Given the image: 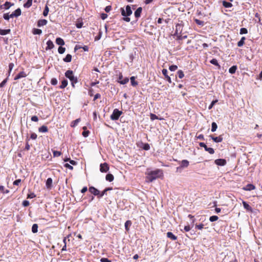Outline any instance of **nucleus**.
Instances as JSON below:
<instances>
[{
    "instance_id": "obj_1",
    "label": "nucleus",
    "mask_w": 262,
    "mask_h": 262,
    "mask_svg": "<svg viewBox=\"0 0 262 262\" xmlns=\"http://www.w3.org/2000/svg\"><path fill=\"white\" fill-rule=\"evenodd\" d=\"M147 175L146 179L148 182H151L156 179L163 177V172L162 169H157L148 172Z\"/></svg>"
},
{
    "instance_id": "obj_2",
    "label": "nucleus",
    "mask_w": 262,
    "mask_h": 262,
    "mask_svg": "<svg viewBox=\"0 0 262 262\" xmlns=\"http://www.w3.org/2000/svg\"><path fill=\"white\" fill-rule=\"evenodd\" d=\"M65 76L67 78H69L71 82V84L73 88L75 87V84L77 83L78 79L77 77H75L73 72L72 70H68L65 73Z\"/></svg>"
},
{
    "instance_id": "obj_3",
    "label": "nucleus",
    "mask_w": 262,
    "mask_h": 262,
    "mask_svg": "<svg viewBox=\"0 0 262 262\" xmlns=\"http://www.w3.org/2000/svg\"><path fill=\"white\" fill-rule=\"evenodd\" d=\"M122 113V111H119L117 108H115L112 114L111 115L110 118L112 120H117Z\"/></svg>"
},
{
    "instance_id": "obj_4",
    "label": "nucleus",
    "mask_w": 262,
    "mask_h": 262,
    "mask_svg": "<svg viewBox=\"0 0 262 262\" xmlns=\"http://www.w3.org/2000/svg\"><path fill=\"white\" fill-rule=\"evenodd\" d=\"M120 10L122 15L124 16H130L132 14V11L131 10L130 7L129 5L126 6V11H125L123 8H121Z\"/></svg>"
},
{
    "instance_id": "obj_5",
    "label": "nucleus",
    "mask_w": 262,
    "mask_h": 262,
    "mask_svg": "<svg viewBox=\"0 0 262 262\" xmlns=\"http://www.w3.org/2000/svg\"><path fill=\"white\" fill-rule=\"evenodd\" d=\"M109 170V166L106 163H102L100 165V170L101 172H106Z\"/></svg>"
},
{
    "instance_id": "obj_6",
    "label": "nucleus",
    "mask_w": 262,
    "mask_h": 262,
    "mask_svg": "<svg viewBox=\"0 0 262 262\" xmlns=\"http://www.w3.org/2000/svg\"><path fill=\"white\" fill-rule=\"evenodd\" d=\"M89 191L95 196H97L99 198V190L95 188L93 186H90L89 188Z\"/></svg>"
},
{
    "instance_id": "obj_7",
    "label": "nucleus",
    "mask_w": 262,
    "mask_h": 262,
    "mask_svg": "<svg viewBox=\"0 0 262 262\" xmlns=\"http://www.w3.org/2000/svg\"><path fill=\"white\" fill-rule=\"evenodd\" d=\"M180 163H181V165L179 167H178L177 168V170H178L179 169L186 168L189 165V162L187 160H183L182 161H181Z\"/></svg>"
},
{
    "instance_id": "obj_8",
    "label": "nucleus",
    "mask_w": 262,
    "mask_h": 262,
    "mask_svg": "<svg viewBox=\"0 0 262 262\" xmlns=\"http://www.w3.org/2000/svg\"><path fill=\"white\" fill-rule=\"evenodd\" d=\"M21 9L20 8H18L16 10H15L13 12H12L10 15V16L11 18L17 17L21 15Z\"/></svg>"
},
{
    "instance_id": "obj_9",
    "label": "nucleus",
    "mask_w": 262,
    "mask_h": 262,
    "mask_svg": "<svg viewBox=\"0 0 262 262\" xmlns=\"http://www.w3.org/2000/svg\"><path fill=\"white\" fill-rule=\"evenodd\" d=\"M215 164L219 166H224L226 164V160L224 159H218L214 161Z\"/></svg>"
},
{
    "instance_id": "obj_10",
    "label": "nucleus",
    "mask_w": 262,
    "mask_h": 262,
    "mask_svg": "<svg viewBox=\"0 0 262 262\" xmlns=\"http://www.w3.org/2000/svg\"><path fill=\"white\" fill-rule=\"evenodd\" d=\"M27 76V74L24 71H21L17 74L14 78V80H17L21 78H25Z\"/></svg>"
},
{
    "instance_id": "obj_11",
    "label": "nucleus",
    "mask_w": 262,
    "mask_h": 262,
    "mask_svg": "<svg viewBox=\"0 0 262 262\" xmlns=\"http://www.w3.org/2000/svg\"><path fill=\"white\" fill-rule=\"evenodd\" d=\"M210 137L213 140V141L216 143L222 142L223 138L222 135H220L218 137H214L212 135H210Z\"/></svg>"
},
{
    "instance_id": "obj_12",
    "label": "nucleus",
    "mask_w": 262,
    "mask_h": 262,
    "mask_svg": "<svg viewBox=\"0 0 262 262\" xmlns=\"http://www.w3.org/2000/svg\"><path fill=\"white\" fill-rule=\"evenodd\" d=\"M255 189V186L252 184H248L246 186L243 188V189L246 191H251L252 190H254Z\"/></svg>"
},
{
    "instance_id": "obj_13",
    "label": "nucleus",
    "mask_w": 262,
    "mask_h": 262,
    "mask_svg": "<svg viewBox=\"0 0 262 262\" xmlns=\"http://www.w3.org/2000/svg\"><path fill=\"white\" fill-rule=\"evenodd\" d=\"M13 5H14L13 3H11V2H6L3 5L1 6V8L2 9L8 10Z\"/></svg>"
},
{
    "instance_id": "obj_14",
    "label": "nucleus",
    "mask_w": 262,
    "mask_h": 262,
    "mask_svg": "<svg viewBox=\"0 0 262 262\" xmlns=\"http://www.w3.org/2000/svg\"><path fill=\"white\" fill-rule=\"evenodd\" d=\"M52 183L53 180L51 178H49L47 179L46 183V187L48 189H50L52 187Z\"/></svg>"
},
{
    "instance_id": "obj_15",
    "label": "nucleus",
    "mask_w": 262,
    "mask_h": 262,
    "mask_svg": "<svg viewBox=\"0 0 262 262\" xmlns=\"http://www.w3.org/2000/svg\"><path fill=\"white\" fill-rule=\"evenodd\" d=\"M162 74L164 75L166 80L169 82L171 83L170 77L167 75L168 71L166 69H163L162 71Z\"/></svg>"
},
{
    "instance_id": "obj_16",
    "label": "nucleus",
    "mask_w": 262,
    "mask_h": 262,
    "mask_svg": "<svg viewBox=\"0 0 262 262\" xmlns=\"http://www.w3.org/2000/svg\"><path fill=\"white\" fill-rule=\"evenodd\" d=\"M243 204L245 209L249 211H252V207L245 201H243Z\"/></svg>"
},
{
    "instance_id": "obj_17",
    "label": "nucleus",
    "mask_w": 262,
    "mask_h": 262,
    "mask_svg": "<svg viewBox=\"0 0 262 262\" xmlns=\"http://www.w3.org/2000/svg\"><path fill=\"white\" fill-rule=\"evenodd\" d=\"M47 47L46 48V50H51V49H53L54 47V45L53 42L51 40H49L47 42Z\"/></svg>"
},
{
    "instance_id": "obj_18",
    "label": "nucleus",
    "mask_w": 262,
    "mask_h": 262,
    "mask_svg": "<svg viewBox=\"0 0 262 262\" xmlns=\"http://www.w3.org/2000/svg\"><path fill=\"white\" fill-rule=\"evenodd\" d=\"M142 8L141 7H139L135 12V16L136 18H139L141 16V13L142 12Z\"/></svg>"
},
{
    "instance_id": "obj_19",
    "label": "nucleus",
    "mask_w": 262,
    "mask_h": 262,
    "mask_svg": "<svg viewBox=\"0 0 262 262\" xmlns=\"http://www.w3.org/2000/svg\"><path fill=\"white\" fill-rule=\"evenodd\" d=\"M167 237L173 241H175L177 239V237L171 232H168L167 233Z\"/></svg>"
},
{
    "instance_id": "obj_20",
    "label": "nucleus",
    "mask_w": 262,
    "mask_h": 262,
    "mask_svg": "<svg viewBox=\"0 0 262 262\" xmlns=\"http://www.w3.org/2000/svg\"><path fill=\"white\" fill-rule=\"evenodd\" d=\"M48 21L46 19H40L37 22V26L41 27L45 25H46Z\"/></svg>"
},
{
    "instance_id": "obj_21",
    "label": "nucleus",
    "mask_w": 262,
    "mask_h": 262,
    "mask_svg": "<svg viewBox=\"0 0 262 262\" xmlns=\"http://www.w3.org/2000/svg\"><path fill=\"white\" fill-rule=\"evenodd\" d=\"M38 131L40 133H47L48 132V128L46 125H42L39 127Z\"/></svg>"
},
{
    "instance_id": "obj_22",
    "label": "nucleus",
    "mask_w": 262,
    "mask_h": 262,
    "mask_svg": "<svg viewBox=\"0 0 262 262\" xmlns=\"http://www.w3.org/2000/svg\"><path fill=\"white\" fill-rule=\"evenodd\" d=\"M10 29H0V35H5L10 33Z\"/></svg>"
},
{
    "instance_id": "obj_23",
    "label": "nucleus",
    "mask_w": 262,
    "mask_h": 262,
    "mask_svg": "<svg viewBox=\"0 0 262 262\" xmlns=\"http://www.w3.org/2000/svg\"><path fill=\"white\" fill-rule=\"evenodd\" d=\"M114 176L111 173L107 174L105 177L106 180L109 182H112L114 180Z\"/></svg>"
},
{
    "instance_id": "obj_24",
    "label": "nucleus",
    "mask_w": 262,
    "mask_h": 262,
    "mask_svg": "<svg viewBox=\"0 0 262 262\" xmlns=\"http://www.w3.org/2000/svg\"><path fill=\"white\" fill-rule=\"evenodd\" d=\"M56 43L60 46H63L64 45V41L63 39L60 37H58L56 39Z\"/></svg>"
},
{
    "instance_id": "obj_25",
    "label": "nucleus",
    "mask_w": 262,
    "mask_h": 262,
    "mask_svg": "<svg viewBox=\"0 0 262 262\" xmlns=\"http://www.w3.org/2000/svg\"><path fill=\"white\" fill-rule=\"evenodd\" d=\"M246 37L243 36L241 38V40L237 42V46L238 47H242L245 44V41Z\"/></svg>"
},
{
    "instance_id": "obj_26",
    "label": "nucleus",
    "mask_w": 262,
    "mask_h": 262,
    "mask_svg": "<svg viewBox=\"0 0 262 262\" xmlns=\"http://www.w3.org/2000/svg\"><path fill=\"white\" fill-rule=\"evenodd\" d=\"M63 61L66 62H70L72 60V56L70 54H67L65 58H63Z\"/></svg>"
},
{
    "instance_id": "obj_27",
    "label": "nucleus",
    "mask_w": 262,
    "mask_h": 262,
    "mask_svg": "<svg viewBox=\"0 0 262 262\" xmlns=\"http://www.w3.org/2000/svg\"><path fill=\"white\" fill-rule=\"evenodd\" d=\"M131 84L133 86H136L138 85V82L135 80V77L132 76L130 77Z\"/></svg>"
},
{
    "instance_id": "obj_28",
    "label": "nucleus",
    "mask_w": 262,
    "mask_h": 262,
    "mask_svg": "<svg viewBox=\"0 0 262 262\" xmlns=\"http://www.w3.org/2000/svg\"><path fill=\"white\" fill-rule=\"evenodd\" d=\"M237 70L236 66H233L229 69V72L231 74H234Z\"/></svg>"
},
{
    "instance_id": "obj_29",
    "label": "nucleus",
    "mask_w": 262,
    "mask_h": 262,
    "mask_svg": "<svg viewBox=\"0 0 262 262\" xmlns=\"http://www.w3.org/2000/svg\"><path fill=\"white\" fill-rule=\"evenodd\" d=\"M38 231V225L34 224L32 227V232L34 233H37Z\"/></svg>"
},
{
    "instance_id": "obj_30",
    "label": "nucleus",
    "mask_w": 262,
    "mask_h": 262,
    "mask_svg": "<svg viewBox=\"0 0 262 262\" xmlns=\"http://www.w3.org/2000/svg\"><path fill=\"white\" fill-rule=\"evenodd\" d=\"M223 5L225 8H230L232 7V4L231 3L226 1L223 2Z\"/></svg>"
},
{
    "instance_id": "obj_31",
    "label": "nucleus",
    "mask_w": 262,
    "mask_h": 262,
    "mask_svg": "<svg viewBox=\"0 0 262 262\" xmlns=\"http://www.w3.org/2000/svg\"><path fill=\"white\" fill-rule=\"evenodd\" d=\"M33 0H28L27 2L24 4L25 8H29L32 6Z\"/></svg>"
},
{
    "instance_id": "obj_32",
    "label": "nucleus",
    "mask_w": 262,
    "mask_h": 262,
    "mask_svg": "<svg viewBox=\"0 0 262 262\" xmlns=\"http://www.w3.org/2000/svg\"><path fill=\"white\" fill-rule=\"evenodd\" d=\"M49 8L48 6V5H46L45 6V9L43 11V16H47L49 13Z\"/></svg>"
},
{
    "instance_id": "obj_33",
    "label": "nucleus",
    "mask_w": 262,
    "mask_h": 262,
    "mask_svg": "<svg viewBox=\"0 0 262 262\" xmlns=\"http://www.w3.org/2000/svg\"><path fill=\"white\" fill-rule=\"evenodd\" d=\"M132 225V222L130 220H128L127 221H126V222L125 223V228L126 229V231H128L129 230V226H130Z\"/></svg>"
},
{
    "instance_id": "obj_34",
    "label": "nucleus",
    "mask_w": 262,
    "mask_h": 262,
    "mask_svg": "<svg viewBox=\"0 0 262 262\" xmlns=\"http://www.w3.org/2000/svg\"><path fill=\"white\" fill-rule=\"evenodd\" d=\"M68 85V81L66 79H64L61 82V84L60 86V89H64Z\"/></svg>"
},
{
    "instance_id": "obj_35",
    "label": "nucleus",
    "mask_w": 262,
    "mask_h": 262,
    "mask_svg": "<svg viewBox=\"0 0 262 262\" xmlns=\"http://www.w3.org/2000/svg\"><path fill=\"white\" fill-rule=\"evenodd\" d=\"M129 81V79L127 77L122 79V80H118V82L121 84H125L128 83Z\"/></svg>"
},
{
    "instance_id": "obj_36",
    "label": "nucleus",
    "mask_w": 262,
    "mask_h": 262,
    "mask_svg": "<svg viewBox=\"0 0 262 262\" xmlns=\"http://www.w3.org/2000/svg\"><path fill=\"white\" fill-rule=\"evenodd\" d=\"M32 33L34 34H38V35H40L42 33V31L40 29H33V31H32Z\"/></svg>"
},
{
    "instance_id": "obj_37",
    "label": "nucleus",
    "mask_w": 262,
    "mask_h": 262,
    "mask_svg": "<svg viewBox=\"0 0 262 262\" xmlns=\"http://www.w3.org/2000/svg\"><path fill=\"white\" fill-rule=\"evenodd\" d=\"M217 127V125L215 122H212L211 124V132H214Z\"/></svg>"
},
{
    "instance_id": "obj_38",
    "label": "nucleus",
    "mask_w": 262,
    "mask_h": 262,
    "mask_svg": "<svg viewBox=\"0 0 262 262\" xmlns=\"http://www.w3.org/2000/svg\"><path fill=\"white\" fill-rule=\"evenodd\" d=\"M150 119L152 121L154 120H156V119L162 120L161 118H159L156 115H155L154 114H152V113H151L150 115Z\"/></svg>"
},
{
    "instance_id": "obj_39",
    "label": "nucleus",
    "mask_w": 262,
    "mask_h": 262,
    "mask_svg": "<svg viewBox=\"0 0 262 262\" xmlns=\"http://www.w3.org/2000/svg\"><path fill=\"white\" fill-rule=\"evenodd\" d=\"M142 148L145 150H148L150 149L149 144L148 143H144Z\"/></svg>"
},
{
    "instance_id": "obj_40",
    "label": "nucleus",
    "mask_w": 262,
    "mask_h": 262,
    "mask_svg": "<svg viewBox=\"0 0 262 262\" xmlns=\"http://www.w3.org/2000/svg\"><path fill=\"white\" fill-rule=\"evenodd\" d=\"M177 74H178V77L180 79H182L184 77V73L182 70H179L177 72Z\"/></svg>"
},
{
    "instance_id": "obj_41",
    "label": "nucleus",
    "mask_w": 262,
    "mask_h": 262,
    "mask_svg": "<svg viewBox=\"0 0 262 262\" xmlns=\"http://www.w3.org/2000/svg\"><path fill=\"white\" fill-rule=\"evenodd\" d=\"M219 219V217L216 215H213L210 217L209 221L211 222L217 221Z\"/></svg>"
},
{
    "instance_id": "obj_42",
    "label": "nucleus",
    "mask_w": 262,
    "mask_h": 262,
    "mask_svg": "<svg viewBox=\"0 0 262 262\" xmlns=\"http://www.w3.org/2000/svg\"><path fill=\"white\" fill-rule=\"evenodd\" d=\"M194 20L195 22V23L199 26H203L204 25V21H203L202 20H200L197 18L194 19Z\"/></svg>"
},
{
    "instance_id": "obj_43",
    "label": "nucleus",
    "mask_w": 262,
    "mask_h": 262,
    "mask_svg": "<svg viewBox=\"0 0 262 262\" xmlns=\"http://www.w3.org/2000/svg\"><path fill=\"white\" fill-rule=\"evenodd\" d=\"M210 62L211 63H212V64H214L215 66H220L219 63H218L217 60L216 59H215V58H213L212 59H211L210 61Z\"/></svg>"
},
{
    "instance_id": "obj_44",
    "label": "nucleus",
    "mask_w": 262,
    "mask_h": 262,
    "mask_svg": "<svg viewBox=\"0 0 262 262\" xmlns=\"http://www.w3.org/2000/svg\"><path fill=\"white\" fill-rule=\"evenodd\" d=\"M53 154L54 157H59L61 155V152L59 151L54 150L53 151Z\"/></svg>"
},
{
    "instance_id": "obj_45",
    "label": "nucleus",
    "mask_w": 262,
    "mask_h": 262,
    "mask_svg": "<svg viewBox=\"0 0 262 262\" xmlns=\"http://www.w3.org/2000/svg\"><path fill=\"white\" fill-rule=\"evenodd\" d=\"M66 51V48L62 47H59L58 49V51L59 54H63Z\"/></svg>"
},
{
    "instance_id": "obj_46",
    "label": "nucleus",
    "mask_w": 262,
    "mask_h": 262,
    "mask_svg": "<svg viewBox=\"0 0 262 262\" xmlns=\"http://www.w3.org/2000/svg\"><path fill=\"white\" fill-rule=\"evenodd\" d=\"M178 69V66L176 65H172L169 67V70L171 71H175Z\"/></svg>"
},
{
    "instance_id": "obj_47",
    "label": "nucleus",
    "mask_w": 262,
    "mask_h": 262,
    "mask_svg": "<svg viewBox=\"0 0 262 262\" xmlns=\"http://www.w3.org/2000/svg\"><path fill=\"white\" fill-rule=\"evenodd\" d=\"M248 33L247 29L245 28H242L240 29V34H247Z\"/></svg>"
},
{
    "instance_id": "obj_48",
    "label": "nucleus",
    "mask_w": 262,
    "mask_h": 262,
    "mask_svg": "<svg viewBox=\"0 0 262 262\" xmlns=\"http://www.w3.org/2000/svg\"><path fill=\"white\" fill-rule=\"evenodd\" d=\"M107 191L104 189L101 192L99 191V199L102 198L104 195L106 194Z\"/></svg>"
},
{
    "instance_id": "obj_49",
    "label": "nucleus",
    "mask_w": 262,
    "mask_h": 262,
    "mask_svg": "<svg viewBox=\"0 0 262 262\" xmlns=\"http://www.w3.org/2000/svg\"><path fill=\"white\" fill-rule=\"evenodd\" d=\"M35 197H36V195L33 192L29 193L27 195L28 199H33Z\"/></svg>"
},
{
    "instance_id": "obj_50",
    "label": "nucleus",
    "mask_w": 262,
    "mask_h": 262,
    "mask_svg": "<svg viewBox=\"0 0 262 262\" xmlns=\"http://www.w3.org/2000/svg\"><path fill=\"white\" fill-rule=\"evenodd\" d=\"M204 224H196L195 225V228L199 229V230H202L204 228Z\"/></svg>"
},
{
    "instance_id": "obj_51",
    "label": "nucleus",
    "mask_w": 262,
    "mask_h": 262,
    "mask_svg": "<svg viewBox=\"0 0 262 262\" xmlns=\"http://www.w3.org/2000/svg\"><path fill=\"white\" fill-rule=\"evenodd\" d=\"M51 83L53 85H55L57 84V80L55 78H53L51 80Z\"/></svg>"
},
{
    "instance_id": "obj_52",
    "label": "nucleus",
    "mask_w": 262,
    "mask_h": 262,
    "mask_svg": "<svg viewBox=\"0 0 262 262\" xmlns=\"http://www.w3.org/2000/svg\"><path fill=\"white\" fill-rule=\"evenodd\" d=\"M89 134H90V132L89 130H84L82 133V135L83 137H87L89 136Z\"/></svg>"
},
{
    "instance_id": "obj_53",
    "label": "nucleus",
    "mask_w": 262,
    "mask_h": 262,
    "mask_svg": "<svg viewBox=\"0 0 262 262\" xmlns=\"http://www.w3.org/2000/svg\"><path fill=\"white\" fill-rule=\"evenodd\" d=\"M64 166L67 168H68L70 170H73V167L72 166H71V165H70L68 163H66L64 164Z\"/></svg>"
},
{
    "instance_id": "obj_54",
    "label": "nucleus",
    "mask_w": 262,
    "mask_h": 262,
    "mask_svg": "<svg viewBox=\"0 0 262 262\" xmlns=\"http://www.w3.org/2000/svg\"><path fill=\"white\" fill-rule=\"evenodd\" d=\"M206 151H208L210 154H213L214 153V149L211 147H208Z\"/></svg>"
},
{
    "instance_id": "obj_55",
    "label": "nucleus",
    "mask_w": 262,
    "mask_h": 262,
    "mask_svg": "<svg viewBox=\"0 0 262 262\" xmlns=\"http://www.w3.org/2000/svg\"><path fill=\"white\" fill-rule=\"evenodd\" d=\"M7 78H6L3 81H2V82L0 83V88H3V86H4L6 84V83H7Z\"/></svg>"
},
{
    "instance_id": "obj_56",
    "label": "nucleus",
    "mask_w": 262,
    "mask_h": 262,
    "mask_svg": "<svg viewBox=\"0 0 262 262\" xmlns=\"http://www.w3.org/2000/svg\"><path fill=\"white\" fill-rule=\"evenodd\" d=\"M37 137V135L34 133H33L31 134V136H30V138L32 140H35Z\"/></svg>"
},
{
    "instance_id": "obj_57",
    "label": "nucleus",
    "mask_w": 262,
    "mask_h": 262,
    "mask_svg": "<svg viewBox=\"0 0 262 262\" xmlns=\"http://www.w3.org/2000/svg\"><path fill=\"white\" fill-rule=\"evenodd\" d=\"M217 102V100L212 101L210 105L209 106L208 108L210 110Z\"/></svg>"
},
{
    "instance_id": "obj_58",
    "label": "nucleus",
    "mask_w": 262,
    "mask_h": 262,
    "mask_svg": "<svg viewBox=\"0 0 262 262\" xmlns=\"http://www.w3.org/2000/svg\"><path fill=\"white\" fill-rule=\"evenodd\" d=\"M3 17L5 20H9L10 18H11L8 13H5L3 15Z\"/></svg>"
},
{
    "instance_id": "obj_59",
    "label": "nucleus",
    "mask_w": 262,
    "mask_h": 262,
    "mask_svg": "<svg viewBox=\"0 0 262 262\" xmlns=\"http://www.w3.org/2000/svg\"><path fill=\"white\" fill-rule=\"evenodd\" d=\"M20 182H21V180H20V179H17V180H16L15 181H14L13 182V185H17V186H18V185H19V184L20 183Z\"/></svg>"
},
{
    "instance_id": "obj_60",
    "label": "nucleus",
    "mask_w": 262,
    "mask_h": 262,
    "mask_svg": "<svg viewBox=\"0 0 262 262\" xmlns=\"http://www.w3.org/2000/svg\"><path fill=\"white\" fill-rule=\"evenodd\" d=\"M30 204V203L27 200H25L23 202V205L24 206V207H27Z\"/></svg>"
},
{
    "instance_id": "obj_61",
    "label": "nucleus",
    "mask_w": 262,
    "mask_h": 262,
    "mask_svg": "<svg viewBox=\"0 0 262 262\" xmlns=\"http://www.w3.org/2000/svg\"><path fill=\"white\" fill-rule=\"evenodd\" d=\"M31 120L34 122H37L38 121V117L36 116H33L31 117Z\"/></svg>"
},
{
    "instance_id": "obj_62",
    "label": "nucleus",
    "mask_w": 262,
    "mask_h": 262,
    "mask_svg": "<svg viewBox=\"0 0 262 262\" xmlns=\"http://www.w3.org/2000/svg\"><path fill=\"white\" fill-rule=\"evenodd\" d=\"M101 262H112L111 260H109L107 258H102L100 259Z\"/></svg>"
},
{
    "instance_id": "obj_63",
    "label": "nucleus",
    "mask_w": 262,
    "mask_h": 262,
    "mask_svg": "<svg viewBox=\"0 0 262 262\" xmlns=\"http://www.w3.org/2000/svg\"><path fill=\"white\" fill-rule=\"evenodd\" d=\"M112 9V7L111 6H107L105 8V11L106 12H109Z\"/></svg>"
},
{
    "instance_id": "obj_64",
    "label": "nucleus",
    "mask_w": 262,
    "mask_h": 262,
    "mask_svg": "<svg viewBox=\"0 0 262 262\" xmlns=\"http://www.w3.org/2000/svg\"><path fill=\"white\" fill-rule=\"evenodd\" d=\"M100 97H101V95L99 93H97L96 95H95L93 100L95 101L96 99L100 98Z\"/></svg>"
}]
</instances>
